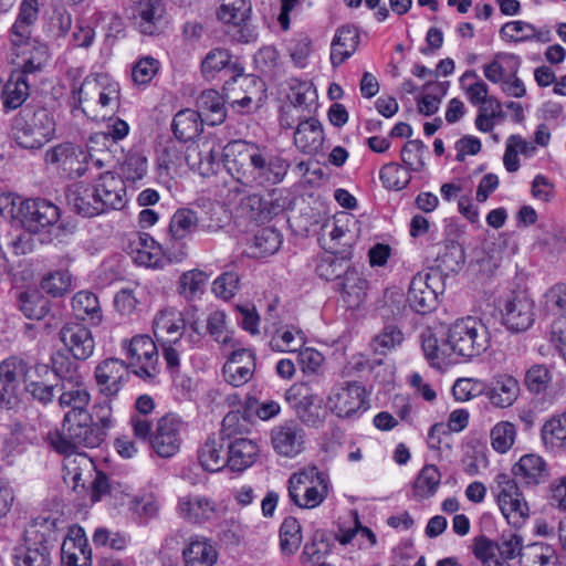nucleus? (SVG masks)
<instances>
[{"mask_svg": "<svg viewBox=\"0 0 566 566\" xmlns=\"http://www.w3.org/2000/svg\"><path fill=\"white\" fill-rule=\"evenodd\" d=\"M45 160L59 165L71 177H81L88 169V153L70 143L60 144L45 154Z\"/></svg>", "mask_w": 566, "mask_h": 566, "instance_id": "obj_19", "label": "nucleus"}, {"mask_svg": "<svg viewBox=\"0 0 566 566\" xmlns=\"http://www.w3.org/2000/svg\"><path fill=\"white\" fill-rule=\"evenodd\" d=\"M230 150L234 158L230 161L239 181L245 187H265L281 182L287 172L286 163L276 156L261 150L256 145L233 142Z\"/></svg>", "mask_w": 566, "mask_h": 566, "instance_id": "obj_1", "label": "nucleus"}, {"mask_svg": "<svg viewBox=\"0 0 566 566\" xmlns=\"http://www.w3.org/2000/svg\"><path fill=\"white\" fill-rule=\"evenodd\" d=\"M70 207L83 217H94L101 214L99 207L95 203L93 191L90 187L78 185L67 193Z\"/></svg>", "mask_w": 566, "mask_h": 566, "instance_id": "obj_49", "label": "nucleus"}, {"mask_svg": "<svg viewBox=\"0 0 566 566\" xmlns=\"http://www.w3.org/2000/svg\"><path fill=\"white\" fill-rule=\"evenodd\" d=\"M187 566H212L218 557L214 546L201 535H193L182 551Z\"/></svg>", "mask_w": 566, "mask_h": 566, "instance_id": "obj_37", "label": "nucleus"}, {"mask_svg": "<svg viewBox=\"0 0 566 566\" xmlns=\"http://www.w3.org/2000/svg\"><path fill=\"white\" fill-rule=\"evenodd\" d=\"M91 189L102 213L109 209H122L126 203L123 179L109 171L102 174Z\"/></svg>", "mask_w": 566, "mask_h": 566, "instance_id": "obj_17", "label": "nucleus"}, {"mask_svg": "<svg viewBox=\"0 0 566 566\" xmlns=\"http://www.w3.org/2000/svg\"><path fill=\"white\" fill-rule=\"evenodd\" d=\"M31 366L15 356L0 363V402L12 408L18 399L20 382L25 381Z\"/></svg>", "mask_w": 566, "mask_h": 566, "instance_id": "obj_13", "label": "nucleus"}, {"mask_svg": "<svg viewBox=\"0 0 566 566\" xmlns=\"http://www.w3.org/2000/svg\"><path fill=\"white\" fill-rule=\"evenodd\" d=\"M542 439L551 448L566 449V412L553 417L544 423Z\"/></svg>", "mask_w": 566, "mask_h": 566, "instance_id": "obj_59", "label": "nucleus"}, {"mask_svg": "<svg viewBox=\"0 0 566 566\" xmlns=\"http://www.w3.org/2000/svg\"><path fill=\"white\" fill-rule=\"evenodd\" d=\"M22 209V226L31 233H39L60 219L59 207L44 199H27Z\"/></svg>", "mask_w": 566, "mask_h": 566, "instance_id": "obj_20", "label": "nucleus"}, {"mask_svg": "<svg viewBox=\"0 0 566 566\" xmlns=\"http://www.w3.org/2000/svg\"><path fill=\"white\" fill-rule=\"evenodd\" d=\"M515 437V426L510 421H500L490 432L491 446L496 452L505 453L513 447Z\"/></svg>", "mask_w": 566, "mask_h": 566, "instance_id": "obj_64", "label": "nucleus"}, {"mask_svg": "<svg viewBox=\"0 0 566 566\" xmlns=\"http://www.w3.org/2000/svg\"><path fill=\"white\" fill-rule=\"evenodd\" d=\"M50 524L32 521L24 531L23 544L13 553L15 566H51Z\"/></svg>", "mask_w": 566, "mask_h": 566, "instance_id": "obj_7", "label": "nucleus"}, {"mask_svg": "<svg viewBox=\"0 0 566 566\" xmlns=\"http://www.w3.org/2000/svg\"><path fill=\"white\" fill-rule=\"evenodd\" d=\"M379 178L382 185L390 190H400L411 180L410 171L397 163H389L381 167Z\"/></svg>", "mask_w": 566, "mask_h": 566, "instance_id": "obj_62", "label": "nucleus"}, {"mask_svg": "<svg viewBox=\"0 0 566 566\" xmlns=\"http://www.w3.org/2000/svg\"><path fill=\"white\" fill-rule=\"evenodd\" d=\"M198 226L197 213L190 209H178L171 217L169 234L174 240L189 237Z\"/></svg>", "mask_w": 566, "mask_h": 566, "instance_id": "obj_55", "label": "nucleus"}, {"mask_svg": "<svg viewBox=\"0 0 566 566\" xmlns=\"http://www.w3.org/2000/svg\"><path fill=\"white\" fill-rule=\"evenodd\" d=\"M555 551L543 543H533L523 548L520 563L522 566H552L555 564Z\"/></svg>", "mask_w": 566, "mask_h": 566, "instance_id": "obj_56", "label": "nucleus"}, {"mask_svg": "<svg viewBox=\"0 0 566 566\" xmlns=\"http://www.w3.org/2000/svg\"><path fill=\"white\" fill-rule=\"evenodd\" d=\"M271 443L279 455L295 458L305 449V432L298 423L289 421L272 429Z\"/></svg>", "mask_w": 566, "mask_h": 566, "instance_id": "obj_21", "label": "nucleus"}, {"mask_svg": "<svg viewBox=\"0 0 566 566\" xmlns=\"http://www.w3.org/2000/svg\"><path fill=\"white\" fill-rule=\"evenodd\" d=\"M127 252L135 263L146 268H163L164 253L159 243L149 234L134 232L127 239Z\"/></svg>", "mask_w": 566, "mask_h": 566, "instance_id": "obj_22", "label": "nucleus"}, {"mask_svg": "<svg viewBox=\"0 0 566 566\" xmlns=\"http://www.w3.org/2000/svg\"><path fill=\"white\" fill-rule=\"evenodd\" d=\"M491 336L486 325L472 316L457 319L448 332L451 353L469 359L483 354L489 348Z\"/></svg>", "mask_w": 566, "mask_h": 566, "instance_id": "obj_3", "label": "nucleus"}, {"mask_svg": "<svg viewBox=\"0 0 566 566\" xmlns=\"http://www.w3.org/2000/svg\"><path fill=\"white\" fill-rule=\"evenodd\" d=\"M500 35L503 40L511 43L531 41L548 43L552 40V31L548 27L537 29L535 25L524 20H514L504 23L500 29Z\"/></svg>", "mask_w": 566, "mask_h": 566, "instance_id": "obj_29", "label": "nucleus"}, {"mask_svg": "<svg viewBox=\"0 0 566 566\" xmlns=\"http://www.w3.org/2000/svg\"><path fill=\"white\" fill-rule=\"evenodd\" d=\"M285 399L298 419L306 426L317 427L321 422V400L308 382H295L285 392Z\"/></svg>", "mask_w": 566, "mask_h": 566, "instance_id": "obj_10", "label": "nucleus"}, {"mask_svg": "<svg viewBox=\"0 0 566 566\" xmlns=\"http://www.w3.org/2000/svg\"><path fill=\"white\" fill-rule=\"evenodd\" d=\"M536 147L520 135H511L505 140V153L503 165L509 172H515L520 168L518 154L525 157H532Z\"/></svg>", "mask_w": 566, "mask_h": 566, "instance_id": "obj_48", "label": "nucleus"}, {"mask_svg": "<svg viewBox=\"0 0 566 566\" xmlns=\"http://www.w3.org/2000/svg\"><path fill=\"white\" fill-rule=\"evenodd\" d=\"M72 275L67 270L48 273L41 281V289L53 297L63 296L71 290Z\"/></svg>", "mask_w": 566, "mask_h": 566, "instance_id": "obj_63", "label": "nucleus"}, {"mask_svg": "<svg viewBox=\"0 0 566 566\" xmlns=\"http://www.w3.org/2000/svg\"><path fill=\"white\" fill-rule=\"evenodd\" d=\"M359 42L356 29L342 27L338 29L332 43L331 62L337 66L354 54Z\"/></svg>", "mask_w": 566, "mask_h": 566, "instance_id": "obj_41", "label": "nucleus"}, {"mask_svg": "<svg viewBox=\"0 0 566 566\" xmlns=\"http://www.w3.org/2000/svg\"><path fill=\"white\" fill-rule=\"evenodd\" d=\"M55 120L45 108H25L15 119L14 139L25 149H40L54 136Z\"/></svg>", "mask_w": 566, "mask_h": 566, "instance_id": "obj_4", "label": "nucleus"}, {"mask_svg": "<svg viewBox=\"0 0 566 566\" xmlns=\"http://www.w3.org/2000/svg\"><path fill=\"white\" fill-rule=\"evenodd\" d=\"M224 98L214 90L203 91L197 99L199 114L209 125H220L227 117Z\"/></svg>", "mask_w": 566, "mask_h": 566, "instance_id": "obj_39", "label": "nucleus"}, {"mask_svg": "<svg viewBox=\"0 0 566 566\" xmlns=\"http://www.w3.org/2000/svg\"><path fill=\"white\" fill-rule=\"evenodd\" d=\"M63 468L64 481L72 484V489L76 491L77 488L84 486L82 474L93 468V462L86 454L69 455L64 458Z\"/></svg>", "mask_w": 566, "mask_h": 566, "instance_id": "obj_53", "label": "nucleus"}, {"mask_svg": "<svg viewBox=\"0 0 566 566\" xmlns=\"http://www.w3.org/2000/svg\"><path fill=\"white\" fill-rule=\"evenodd\" d=\"M255 370V358L251 350L234 349L223 366V377L233 387L245 385L252 379Z\"/></svg>", "mask_w": 566, "mask_h": 566, "instance_id": "obj_25", "label": "nucleus"}, {"mask_svg": "<svg viewBox=\"0 0 566 566\" xmlns=\"http://www.w3.org/2000/svg\"><path fill=\"white\" fill-rule=\"evenodd\" d=\"M120 92L117 83H108L101 75L87 76L73 87L69 106L73 117L106 118L119 107Z\"/></svg>", "mask_w": 566, "mask_h": 566, "instance_id": "obj_2", "label": "nucleus"}, {"mask_svg": "<svg viewBox=\"0 0 566 566\" xmlns=\"http://www.w3.org/2000/svg\"><path fill=\"white\" fill-rule=\"evenodd\" d=\"M495 483L494 492L503 516L510 525L521 527L530 515V507L516 482L507 474L500 473L495 478Z\"/></svg>", "mask_w": 566, "mask_h": 566, "instance_id": "obj_8", "label": "nucleus"}, {"mask_svg": "<svg viewBox=\"0 0 566 566\" xmlns=\"http://www.w3.org/2000/svg\"><path fill=\"white\" fill-rule=\"evenodd\" d=\"M209 276L201 270L195 269L184 272L178 280L177 291L186 301L192 302L203 295Z\"/></svg>", "mask_w": 566, "mask_h": 566, "instance_id": "obj_47", "label": "nucleus"}, {"mask_svg": "<svg viewBox=\"0 0 566 566\" xmlns=\"http://www.w3.org/2000/svg\"><path fill=\"white\" fill-rule=\"evenodd\" d=\"M350 261L347 256H336L332 254L321 259L316 266L317 274L326 281H340L346 272L352 270Z\"/></svg>", "mask_w": 566, "mask_h": 566, "instance_id": "obj_58", "label": "nucleus"}, {"mask_svg": "<svg viewBox=\"0 0 566 566\" xmlns=\"http://www.w3.org/2000/svg\"><path fill=\"white\" fill-rule=\"evenodd\" d=\"M72 308L77 318L92 325H98L103 319L98 297L90 291L77 292L72 298Z\"/></svg>", "mask_w": 566, "mask_h": 566, "instance_id": "obj_43", "label": "nucleus"}, {"mask_svg": "<svg viewBox=\"0 0 566 566\" xmlns=\"http://www.w3.org/2000/svg\"><path fill=\"white\" fill-rule=\"evenodd\" d=\"M290 106L311 116L316 109V91L308 82L292 81L287 95Z\"/></svg>", "mask_w": 566, "mask_h": 566, "instance_id": "obj_46", "label": "nucleus"}, {"mask_svg": "<svg viewBox=\"0 0 566 566\" xmlns=\"http://www.w3.org/2000/svg\"><path fill=\"white\" fill-rule=\"evenodd\" d=\"M203 118L193 109L179 111L172 120V132L180 142H189L199 135L202 128Z\"/></svg>", "mask_w": 566, "mask_h": 566, "instance_id": "obj_45", "label": "nucleus"}, {"mask_svg": "<svg viewBox=\"0 0 566 566\" xmlns=\"http://www.w3.org/2000/svg\"><path fill=\"white\" fill-rule=\"evenodd\" d=\"M460 85L472 105L486 102L489 94L488 84L484 83L474 70H469L460 77Z\"/></svg>", "mask_w": 566, "mask_h": 566, "instance_id": "obj_60", "label": "nucleus"}, {"mask_svg": "<svg viewBox=\"0 0 566 566\" xmlns=\"http://www.w3.org/2000/svg\"><path fill=\"white\" fill-rule=\"evenodd\" d=\"M439 281L440 273L434 269L413 276L408 291V302L413 311L426 314L436 307L438 293L434 283Z\"/></svg>", "mask_w": 566, "mask_h": 566, "instance_id": "obj_12", "label": "nucleus"}, {"mask_svg": "<svg viewBox=\"0 0 566 566\" xmlns=\"http://www.w3.org/2000/svg\"><path fill=\"white\" fill-rule=\"evenodd\" d=\"M259 455L258 444L245 438L235 439L229 446L227 465L235 472L250 468Z\"/></svg>", "mask_w": 566, "mask_h": 566, "instance_id": "obj_36", "label": "nucleus"}, {"mask_svg": "<svg viewBox=\"0 0 566 566\" xmlns=\"http://www.w3.org/2000/svg\"><path fill=\"white\" fill-rule=\"evenodd\" d=\"M305 343L306 336L302 329L286 325L275 329L270 339V347L274 352L294 353L303 348Z\"/></svg>", "mask_w": 566, "mask_h": 566, "instance_id": "obj_42", "label": "nucleus"}, {"mask_svg": "<svg viewBox=\"0 0 566 566\" xmlns=\"http://www.w3.org/2000/svg\"><path fill=\"white\" fill-rule=\"evenodd\" d=\"M513 473L525 484H539L546 478V464L536 454H525L514 465Z\"/></svg>", "mask_w": 566, "mask_h": 566, "instance_id": "obj_44", "label": "nucleus"}, {"mask_svg": "<svg viewBox=\"0 0 566 566\" xmlns=\"http://www.w3.org/2000/svg\"><path fill=\"white\" fill-rule=\"evenodd\" d=\"M367 290V280L355 268L346 272V275L338 283L340 297L349 308H356L364 302Z\"/></svg>", "mask_w": 566, "mask_h": 566, "instance_id": "obj_34", "label": "nucleus"}, {"mask_svg": "<svg viewBox=\"0 0 566 566\" xmlns=\"http://www.w3.org/2000/svg\"><path fill=\"white\" fill-rule=\"evenodd\" d=\"M39 14L36 0H23L15 22L11 28V43L13 46L30 45L31 28Z\"/></svg>", "mask_w": 566, "mask_h": 566, "instance_id": "obj_33", "label": "nucleus"}, {"mask_svg": "<svg viewBox=\"0 0 566 566\" xmlns=\"http://www.w3.org/2000/svg\"><path fill=\"white\" fill-rule=\"evenodd\" d=\"M485 396L496 408H509L518 398L520 384L511 375L501 374L493 377L490 385L485 387Z\"/></svg>", "mask_w": 566, "mask_h": 566, "instance_id": "obj_30", "label": "nucleus"}, {"mask_svg": "<svg viewBox=\"0 0 566 566\" xmlns=\"http://www.w3.org/2000/svg\"><path fill=\"white\" fill-rule=\"evenodd\" d=\"M28 78L23 74L12 73L6 85L2 87L3 104L9 109L20 107L29 96Z\"/></svg>", "mask_w": 566, "mask_h": 566, "instance_id": "obj_50", "label": "nucleus"}, {"mask_svg": "<svg viewBox=\"0 0 566 566\" xmlns=\"http://www.w3.org/2000/svg\"><path fill=\"white\" fill-rule=\"evenodd\" d=\"M328 478L317 467H306L289 479V496L300 509L319 506L328 494Z\"/></svg>", "mask_w": 566, "mask_h": 566, "instance_id": "obj_5", "label": "nucleus"}, {"mask_svg": "<svg viewBox=\"0 0 566 566\" xmlns=\"http://www.w3.org/2000/svg\"><path fill=\"white\" fill-rule=\"evenodd\" d=\"M221 505L211 496L201 493L180 495L176 504L177 515L188 524L203 525L221 515Z\"/></svg>", "mask_w": 566, "mask_h": 566, "instance_id": "obj_9", "label": "nucleus"}, {"mask_svg": "<svg viewBox=\"0 0 566 566\" xmlns=\"http://www.w3.org/2000/svg\"><path fill=\"white\" fill-rule=\"evenodd\" d=\"M421 344L423 353L432 366L441 368L450 361L451 350L448 342L440 344L431 331L421 334Z\"/></svg>", "mask_w": 566, "mask_h": 566, "instance_id": "obj_52", "label": "nucleus"}, {"mask_svg": "<svg viewBox=\"0 0 566 566\" xmlns=\"http://www.w3.org/2000/svg\"><path fill=\"white\" fill-rule=\"evenodd\" d=\"M123 346L127 350L130 366L138 377L150 379L157 375L158 349L149 336L137 335L129 342L125 340Z\"/></svg>", "mask_w": 566, "mask_h": 566, "instance_id": "obj_11", "label": "nucleus"}, {"mask_svg": "<svg viewBox=\"0 0 566 566\" xmlns=\"http://www.w3.org/2000/svg\"><path fill=\"white\" fill-rule=\"evenodd\" d=\"M60 339L76 359H87L95 348L91 331L82 324H65L60 331Z\"/></svg>", "mask_w": 566, "mask_h": 566, "instance_id": "obj_26", "label": "nucleus"}, {"mask_svg": "<svg viewBox=\"0 0 566 566\" xmlns=\"http://www.w3.org/2000/svg\"><path fill=\"white\" fill-rule=\"evenodd\" d=\"M441 482V473L433 464L424 465L419 472L415 484L413 492L418 499H427L432 496Z\"/></svg>", "mask_w": 566, "mask_h": 566, "instance_id": "obj_57", "label": "nucleus"}, {"mask_svg": "<svg viewBox=\"0 0 566 566\" xmlns=\"http://www.w3.org/2000/svg\"><path fill=\"white\" fill-rule=\"evenodd\" d=\"M217 14L223 23L242 25L250 18L251 2L249 0H222Z\"/></svg>", "mask_w": 566, "mask_h": 566, "instance_id": "obj_51", "label": "nucleus"}, {"mask_svg": "<svg viewBox=\"0 0 566 566\" xmlns=\"http://www.w3.org/2000/svg\"><path fill=\"white\" fill-rule=\"evenodd\" d=\"M198 462L207 472H219L227 465V454L221 438L210 436L198 449Z\"/></svg>", "mask_w": 566, "mask_h": 566, "instance_id": "obj_38", "label": "nucleus"}, {"mask_svg": "<svg viewBox=\"0 0 566 566\" xmlns=\"http://www.w3.org/2000/svg\"><path fill=\"white\" fill-rule=\"evenodd\" d=\"M282 243L281 234L273 228H262L254 235L253 250L254 256H266L275 253Z\"/></svg>", "mask_w": 566, "mask_h": 566, "instance_id": "obj_61", "label": "nucleus"}, {"mask_svg": "<svg viewBox=\"0 0 566 566\" xmlns=\"http://www.w3.org/2000/svg\"><path fill=\"white\" fill-rule=\"evenodd\" d=\"M219 150L220 146L216 138L201 137L187 146L185 161L191 169L206 174L212 168Z\"/></svg>", "mask_w": 566, "mask_h": 566, "instance_id": "obj_27", "label": "nucleus"}, {"mask_svg": "<svg viewBox=\"0 0 566 566\" xmlns=\"http://www.w3.org/2000/svg\"><path fill=\"white\" fill-rule=\"evenodd\" d=\"M63 426L65 434L77 448H95L103 441L104 432L95 429L87 411H69L64 416Z\"/></svg>", "mask_w": 566, "mask_h": 566, "instance_id": "obj_15", "label": "nucleus"}, {"mask_svg": "<svg viewBox=\"0 0 566 566\" xmlns=\"http://www.w3.org/2000/svg\"><path fill=\"white\" fill-rule=\"evenodd\" d=\"M326 408L338 419L352 420L360 417L369 409L365 385L357 380L336 382L326 396Z\"/></svg>", "mask_w": 566, "mask_h": 566, "instance_id": "obj_6", "label": "nucleus"}, {"mask_svg": "<svg viewBox=\"0 0 566 566\" xmlns=\"http://www.w3.org/2000/svg\"><path fill=\"white\" fill-rule=\"evenodd\" d=\"M134 20L143 34L161 32L166 24L165 0H138L134 7Z\"/></svg>", "mask_w": 566, "mask_h": 566, "instance_id": "obj_23", "label": "nucleus"}, {"mask_svg": "<svg viewBox=\"0 0 566 566\" xmlns=\"http://www.w3.org/2000/svg\"><path fill=\"white\" fill-rule=\"evenodd\" d=\"M324 143V132L321 123L312 116H307L296 125L294 144L304 154H317Z\"/></svg>", "mask_w": 566, "mask_h": 566, "instance_id": "obj_31", "label": "nucleus"}, {"mask_svg": "<svg viewBox=\"0 0 566 566\" xmlns=\"http://www.w3.org/2000/svg\"><path fill=\"white\" fill-rule=\"evenodd\" d=\"M182 421L175 415L161 417L151 434V448L161 458L174 457L180 449Z\"/></svg>", "mask_w": 566, "mask_h": 566, "instance_id": "obj_16", "label": "nucleus"}, {"mask_svg": "<svg viewBox=\"0 0 566 566\" xmlns=\"http://www.w3.org/2000/svg\"><path fill=\"white\" fill-rule=\"evenodd\" d=\"M63 566H92V551L81 527L72 530L61 546Z\"/></svg>", "mask_w": 566, "mask_h": 566, "instance_id": "obj_28", "label": "nucleus"}, {"mask_svg": "<svg viewBox=\"0 0 566 566\" xmlns=\"http://www.w3.org/2000/svg\"><path fill=\"white\" fill-rule=\"evenodd\" d=\"M503 322L513 332H523L534 323V302L525 294L509 298L503 307Z\"/></svg>", "mask_w": 566, "mask_h": 566, "instance_id": "obj_24", "label": "nucleus"}, {"mask_svg": "<svg viewBox=\"0 0 566 566\" xmlns=\"http://www.w3.org/2000/svg\"><path fill=\"white\" fill-rule=\"evenodd\" d=\"M56 374L61 378L60 406L71 408L70 411H86L91 395L84 384L83 376L76 368H69L64 374L56 370Z\"/></svg>", "mask_w": 566, "mask_h": 566, "instance_id": "obj_18", "label": "nucleus"}, {"mask_svg": "<svg viewBox=\"0 0 566 566\" xmlns=\"http://www.w3.org/2000/svg\"><path fill=\"white\" fill-rule=\"evenodd\" d=\"M51 374L52 370L48 365H33L24 381L25 392L44 405L51 402L54 397L53 385L45 381Z\"/></svg>", "mask_w": 566, "mask_h": 566, "instance_id": "obj_35", "label": "nucleus"}, {"mask_svg": "<svg viewBox=\"0 0 566 566\" xmlns=\"http://www.w3.org/2000/svg\"><path fill=\"white\" fill-rule=\"evenodd\" d=\"M185 326L181 313L174 307L159 311L154 318L155 336L163 342L178 340L184 334Z\"/></svg>", "mask_w": 566, "mask_h": 566, "instance_id": "obj_32", "label": "nucleus"}, {"mask_svg": "<svg viewBox=\"0 0 566 566\" xmlns=\"http://www.w3.org/2000/svg\"><path fill=\"white\" fill-rule=\"evenodd\" d=\"M97 389L104 397H116L129 379L128 365L118 358L102 360L94 371Z\"/></svg>", "mask_w": 566, "mask_h": 566, "instance_id": "obj_14", "label": "nucleus"}, {"mask_svg": "<svg viewBox=\"0 0 566 566\" xmlns=\"http://www.w3.org/2000/svg\"><path fill=\"white\" fill-rule=\"evenodd\" d=\"M303 541L302 526L295 517H286L280 527V547L283 554L293 555Z\"/></svg>", "mask_w": 566, "mask_h": 566, "instance_id": "obj_54", "label": "nucleus"}, {"mask_svg": "<svg viewBox=\"0 0 566 566\" xmlns=\"http://www.w3.org/2000/svg\"><path fill=\"white\" fill-rule=\"evenodd\" d=\"M281 206L273 199L251 195L240 201L239 209L248 219L256 222L270 220L280 210Z\"/></svg>", "mask_w": 566, "mask_h": 566, "instance_id": "obj_40", "label": "nucleus"}]
</instances>
